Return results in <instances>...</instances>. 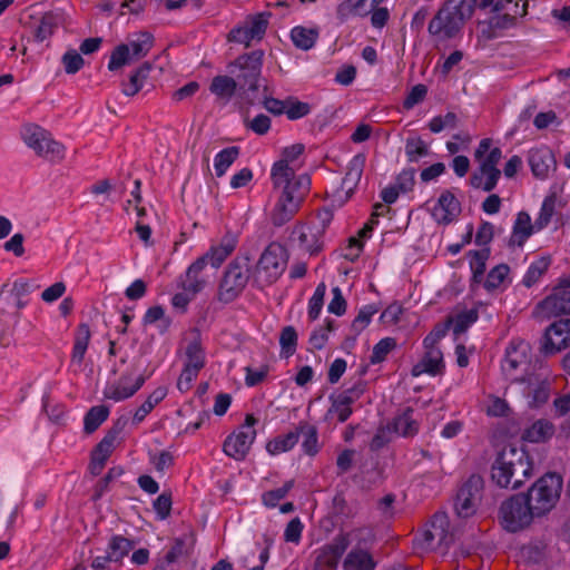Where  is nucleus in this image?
Masks as SVG:
<instances>
[{
  "label": "nucleus",
  "mask_w": 570,
  "mask_h": 570,
  "mask_svg": "<svg viewBox=\"0 0 570 570\" xmlns=\"http://www.w3.org/2000/svg\"><path fill=\"white\" fill-rule=\"evenodd\" d=\"M532 461L523 448L504 446L491 466V480L500 488L515 490L532 474Z\"/></svg>",
  "instance_id": "obj_1"
},
{
  "label": "nucleus",
  "mask_w": 570,
  "mask_h": 570,
  "mask_svg": "<svg viewBox=\"0 0 570 570\" xmlns=\"http://www.w3.org/2000/svg\"><path fill=\"white\" fill-rule=\"evenodd\" d=\"M478 0H445L428 26L429 35L443 42L455 38L474 13Z\"/></svg>",
  "instance_id": "obj_2"
},
{
  "label": "nucleus",
  "mask_w": 570,
  "mask_h": 570,
  "mask_svg": "<svg viewBox=\"0 0 570 570\" xmlns=\"http://www.w3.org/2000/svg\"><path fill=\"white\" fill-rule=\"evenodd\" d=\"M273 186L279 195L271 219L274 226L281 227L289 222L298 212L305 196L309 191L311 178L304 174L294 180H286V183Z\"/></svg>",
  "instance_id": "obj_3"
},
{
  "label": "nucleus",
  "mask_w": 570,
  "mask_h": 570,
  "mask_svg": "<svg viewBox=\"0 0 570 570\" xmlns=\"http://www.w3.org/2000/svg\"><path fill=\"white\" fill-rule=\"evenodd\" d=\"M537 512L524 493L511 495L500 507V523L509 532L515 533L528 528Z\"/></svg>",
  "instance_id": "obj_4"
},
{
  "label": "nucleus",
  "mask_w": 570,
  "mask_h": 570,
  "mask_svg": "<svg viewBox=\"0 0 570 570\" xmlns=\"http://www.w3.org/2000/svg\"><path fill=\"white\" fill-rule=\"evenodd\" d=\"M563 485L562 476L548 472L537 480L528 490L527 498L535 509L537 517H543L557 504Z\"/></svg>",
  "instance_id": "obj_5"
},
{
  "label": "nucleus",
  "mask_w": 570,
  "mask_h": 570,
  "mask_svg": "<svg viewBox=\"0 0 570 570\" xmlns=\"http://www.w3.org/2000/svg\"><path fill=\"white\" fill-rule=\"evenodd\" d=\"M252 265L248 256H237L227 266L218 286L217 299L225 304L235 301L246 287Z\"/></svg>",
  "instance_id": "obj_6"
},
{
  "label": "nucleus",
  "mask_w": 570,
  "mask_h": 570,
  "mask_svg": "<svg viewBox=\"0 0 570 570\" xmlns=\"http://www.w3.org/2000/svg\"><path fill=\"white\" fill-rule=\"evenodd\" d=\"M22 138L28 147L50 163L57 164L65 159L66 147L55 140L50 132L37 125H28L23 128Z\"/></svg>",
  "instance_id": "obj_7"
},
{
  "label": "nucleus",
  "mask_w": 570,
  "mask_h": 570,
  "mask_svg": "<svg viewBox=\"0 0 570 570\" xmlns=\"http://www.w3.org/2000/svg\"><path fill=\"white\" fill-rule=\"evenodd\" d=\"M288 261L287 250L278 243H271L262 253L255 269L256 281L275 283L284 273Z\"/></svg>",
  "instance_id": "obj_8"
},
{
  "label": "nucleus",
  "mask_w": 570,
  "mask_h": 570,
  "mask_svg": "<svg viewBox=\"0 0 570 570\" xmlns=\"http://www.w3.org/2000/svg\"><path fill=\"white\" fill-rule=\"evenodd\" d=\"M263 50H254L235 59L230 67L237 69L230 72L235 75V79L240 90L256 91L258 89V80L263 66Z\"/></svg>",
  "instance_id": "obj_9"
},
{
  "label": "nucleus",
  "mask_w": 570,
  "mask_h": 570,
  "mask_svg": "<svg viewBox=\"0 0 570 570\" xmlns=\"http://www.w3.org/2000/svg\"><path fill=\"white\" fill-rule=\"evenodd\" d=\"M256 422L257 420L253 414H247L238 431L225 439L223 451L227 456L236 461H243L246 458L256 439V430L254 429Z\"/></svg>",
  "instance_id": "obj_10"
},
{
  "label": "nucleus",
  "mask_w": 570,
  "mask_h": 570,
  "mask_svg": "<svg viewBox=\"0 0 570 570\" xmlns=\"http://www.w3.org/2000/svg\"><path fill=\"white\" fill-rule=\"evenodd\" d=\"M535 313L543 318L570 314V278L562 281L552 293L535 306Z\"/></svg>",
  "instance_id": "obj_11"
},
{
  "label": "nucleus",
  "mask_w": 570,
  "mask_h": 570,
  "mask_svg": "<svg viewBox=\"0 0 570 570\" xmlns=\"http://www.w3.org/2000/svg\"><path fill=\"white\" fill-rule=\"evenodd\" d=\"M483 489V479L479 474H472L459 489L455 500L454 510L461 518H469L475 513L476 501Z\"/></svg>",
  "instance_id": "obj_12"
},
{
  "label": "nucleus",
  "mask_w": 570,
  "mask_h": 570,
  "mask_svg": "<svg viewBox=\"0 0 570 570\" xmlns=\"http://www.w3.org/2000/svg\"><path fill=\"white\" fill-rule=\"evenodd\" d=\"M268 17H271L269 12L248 16L243 26L235 27L229 31L227 40L249 47L253 40H261L264 37L268 26Z\"/></svg>",
  "instance_id": "obj_13"
},
{
  "label": "nucleus",
  "mask_w": 570,
  "mask_h": 570,
  "mask_svg": "<svg viewBox=\"0 0 570 570\" xmlns=\"http://www.w3.org/2000/svg\"><path fill=\"white\" fill-rule=\"evenodd\" d=\"M366 382L358 380L353 386L342 391L338 394H331V407L328 414L336 413L340 422H345L352 415V404H354L365 392Z\"/></svg>",
  "instance_id": "obj_14"
},
{
  "label": "nucleus",
  "mask_w": 570,
  "mask_h": 570,
  "mask_svg": "<svg viewBox=\"0 0 570 570\" xmlns=\"http://www.w3.org/2000/svg\"><path fill=\"white\" fill-rule=\"evenodd\" d=\"M569 344L570 318H560L546 328L540 350L544 354H554Z\"/></svg>",
  "instance_id": "obj_15"
},
{
  "label": "nucleus",
  "mask_w": 570,
  "mask_h": 570,
  "mask_svg": "<svg viewBox=\"0 0 570 570\" xmlns=\"http://www.w3.org/2000/svg\"><path fill=\"white\" fill-rule=\"evenodd\" d=\"M348 546L347 534L341 533L336 535L331 543L318 550L314 562V570L335 569Z\"/></svg>",
  "instance_id": "obj_16"
},
{
  "label": "nucleus",
  "mask_w": 570,
  "mask_h": 570,
  "mask_svg": "<svg viewBox=\"0 0 570 570\" xmlns=\"http://www.w3.org/2000/svg\"><path fill=\"white\" fill-rule=\"evenodd\" d=\"M305 150L303 144H294L285 147L282 150V159L276 161L271 171V178L273 185H279L286 183V180H294L298 176L295 175V170L289 166V163L296 160Z\"/></svg>",
  "instance_id": "obj_17"
},
{
  "label": "nucleus",
  "mask_w": 570,
  "mask_h": 570,
  "mask_svg": "<svg viewBox=\"0 0 570 570\" xmlns=\"http://www.w3.org/2000/svg\"><path fill=\"white\" fill-rule=\"evenodd\" d=\"M529 345L524 341H512L505 351V357L502 363V371L504 375L511 381L525 382L523 377L520 380L514 377L515 371L528 364Z\"/></svg>",
  "instance_id": "obj_18"
},
{
  "label": "nucleus",
  "mask_w": 570,
  "mask_h": 570,
  "mask_svg": "<svg viewBox=\"0 0 570 570\" xmlns=\"http://www.w3.org/2000/svg\"><path fill=\"white\" fill-rule=\"evenodd\" d=\"M324 226L296 225L292 238L297 239L298 246L311 255L318 254L323 248Z\"/></svg>",
  "instance_id": "obj_19"
},
{
  "label": "nucleus",
  "mask_w": 570,
  "mask_h": 570,
  "mask_svg": "<svg viewBox=\"0 0 570 570\" xmlns=\"http://www.w3.org/2000/svg\"><path fill=\"white\" fill-rule=\"evenodd\" d=\"M424 348L425 353L422 360L411 370L412 376L417 377L423 373H428L432 376L442 374L445 365L441 350L438 346Z\"/></svg>",
  "instance_id": "obj_20"
},
{
  "label": "nucleus",
  "mask_w": 570,
  "mask_h": 570,
  "mask_svg": "<svg viewBox=\"0 0 570 570\" xmlns=\"http://www.w3.org/2000/svg\"><path fill=\"white\" fill-rule=\"evenodd\" d=\"M461 214V204L450 191L444 190L438 200V206L433 209V216L440 224L448 225Z\"/></svg>",
  "instance_id": "obj_21"
},
{
  "label": "nucleus",
  "mask_w": 570,
  "mask_h": 570,
  "mask_svg": "<svg viewBox=\"0 0 570 570\" xmlns=\"http://www.w3.org/2000/svg\"><path fill=\"white\" fill-rule=\"evenodd\" d=\"M145 381L146 377L144 375H139L132 384H129L130 376L124 374L120 376L117 384H112L105 390L104 395L106 399L114 400L116 402L124 401L135 395L141 389Z\"/></svg>",
  "instance_id": "obj_22"
},
{
  "label": "nucleus",
  "mask_w": 570,
  "mask_h": 570,
  "mask_svg": "<svg viewBox=\"0 0 570 570\" xmlns=\"http://www.w3.org/2000/svg\"><path fill=\"white\" fill-rule=\"evenodd\" d=\"M528 161L532 174L540 179L546 178L549 170L556 166L554 156L547 147L531 149Z\"/></svg>",
  "instance_id": "obj_23"
},
{
  "label": "nucleus",
  "mask_w": 570,
  "mask_h": 570,
  "mask_svg": "<svg viewBox=\"0 0 570 570\" xmlns=\"http://www.w3.org/2000/svg\"><path fill=\"white\" fill-rule=\"evenodd\" d=\"M534 232H538L535 222L531 223L530 215L527 212L518 213L512 227L509 245L522 247Z\"/></svg>",
  "instance_id": "obj_24"
},
{
  "label": "nucleus",
  "mask_w": 570,
  "mask_h": 570,
  "mask_svg": "<svg viewBox=\"0 0 570 570\" xmlns=\"http://www.w3.org/2000/svg\"><path fill=\"white\" fill-rule=\"evenodd\" d=\"M365 166L364 154L355 155L347 167V173L342 180V190L345 191V200L348 199L357 187Z\"/></svg>",
  "instance_id": "obj_25"
},
{
  "label": "nucleus",
  "mask_w": 570,
  "mask_h": 570,
  "mask_svg": "<svg viewBox=\"0 0 570 570\" xmlns=\"http://www.w3.org/2000/svg\"><path fill=\"white\" fill-rule=\"evenodd\" d=\"M207 256L198 257L186 271V279L183 282V288L186 292L196 295L206 285V281L200 277L202 271L207 266Z\"/></svg>",
  "instance_id": "obj_26"
},
{
  "label": "nucleus",
  "mask_w": 570,
  "mask_h": 570,
  "mask_svg": "<svg viewBox=\"0 0 570 570\" xmlns=\"http://www.w3.org/2000/svg\"><path fill=\"white\" fill-rule=\"evenodd\" d=\"M194 337L188 342L185 355V367L199 372L205 366V351L202 345L200 332L197 328L191 331Z\"/></svg>",
  "instance_id": "obj_27"
},
{
  "label": "nucleus",
  "mask_w": 570,
  "mask_h": 570,
  "mask_svg": "<svg viewBox=\"0 0 570 570\" xmlns=\"http://www.w3.org/2000/svg\"><path fill=\"white\" fill-rule=\"evenodd\" d=\"M236 245V236L227 233L222 238L219 245L212 246L210 249L204 254V256H207L208 263H210L214 268H218L223 262L234 252Z\"/></svg>",
  "instance_id": "obj_28"
},
{
  "label": "nucleus",
  "mask_w": 570,
  "mask_h": 570,
  "mask_svg": "<svg viewBox=\"0 0 570 570\" xmlns=\"http://www.w3.org/2000/svg\"><path fill=\"white\" fill-rule=\"evenodd\" d=\"M413 412L412 407H406L394 416L392 422L389 423V429L404 438L414 436L419 432V423L413 419Z\"/></svg>",
  "instance_id": "obj_29"
},
{
  "label": "nucleus",
  "mask_w": 570,
  "mask_h": 570,
  "mask_svg": "<svg viewBox=\"0 0 570 570\" xmlns=\"http://www.w3.org/2000/svg\"><path fill=\"white\" fill-rule=\"evenodd\" d=\"M372 554L363 549H352L343 561L344 570H375Z\"/></svg>",
  "instance_id": "obj_30"
},
{
  "label": "nucleus",
  "mask_w": 570,
  "mask_h": 570,
  "mask_svg": "<svg viewBox=\"0 0 570 570\" xmlns=\"http://www.w3.org/2000/svg\"><path fill=\"white\" fill-rule=\"evenodd\" d=\"M91 331L88 324L81 323L78 325L75 334V343L71 353V362L80 365L83 362L89 342Z\"/></svg>",
  "instance_id": "obj_31"
},
{
  "label": "nucleus",
  "mask_w": 570,
  "mask_h": 570,
  "mask_svg": "<svg viewBox=\"0 0 570 570\" xmlns=\"http://www.w3.org/2000/svg\"><path fill=\"white\" fill-rule=\"evenodd\" d=\"M553 424L546 419H539L524 431L522 438L529 442L540 443L548 441L553 436Z\"/></svg>",
  "instance_id": "obj_32"
},
{
  "label": "nucleus",
  "mask_w": 570,
  "mask_h": 570,
  "mask_svg": "<svg viewBox=\"0 0 570 570\" xmlns=\"http://www.w3.org/2000/svg\"><path fill=\"white\" fill-rule=\"evenodd\" d=\"M558 207H562V202L556 193L548 195L543 199L539 216L535 218L537 230H542L550 224L552 217L557 215Z\"/></svg>",
  "instance_id": "obj_33"
},
{
  "label": "nucleus",
  "mask_w": 570,
  "mask_h": 570,
  "mask_svg": "<svg viewBox=\"0 0 570 570\" xmlns=\"http://www.w3.org/2000/svg\"><path fill=\"white\" fill-rule=\"evenodd\" d=\"M490 247H484L480 250H470L469 256L470 268L472 272V282L480 284L483 281V275L487 268V261L490 257Z\"/></svg>",
  "instance_id": "obj_34"
},
{
  "label": "nucleus",
  "mask_w": 570,
  "mask_h": 570,
  "mask_svg": "<svg viewBox=\"0 0 570 570\" xmlns=\"http://www.w3.org/2000/svg\"><path fill=\"white\" fill-rule=\"evenodd\" d=\"M109 407L106 405H96L89 409L83 417V431L86 434H92L108 419Z\"/></svg>",
  "instance_id": "obj_35"
},
{
  "label": "nucleus",
  "mask_w": 570,
  "mask_h": 570,
  "mask_svg": "<svg viewBox=\"0 0 570 570\" xmlns=\"http://www.w3.org/2000/svg\"><path fill=\"white\" fill-rule=\"evenodd\" d=\"M166 395L167 389L164 386H159L154 390L146 401L136 410L132 422L136 424L140 423L153 411V409L165 399Z\"/></svg>",
  "instance_id": "obj_36"
},
{
  "label": "nucleus",
  "mask_w": 570,
  "mask_h": 570,
  "mask_svg": "<svg viewBox=\"0 0 570 570\" xmlns=\"http://www.w3.org/2000/svg\"><path fill=\"white\" fill-rule=\"evenodd\" d=\"M298 440H299V431L296 428L295 431H291L285 435H279V436L271 440L266 444V450L268 453H271L273 455L282 453V452H286V451H289L291 449H293L294 445L298 442Z\"/></svg>",
  "instance_id": "obj_37"
},
{
  "label": "nucleus",
  "mask_w": 570,
  "mask_h": 570,
  "mask_svg": "<svg viewBox=\"0 0 570 570\" xmlns=\"http://www.w3.org/2000/svg\"><path fill=\"white\" fill-rule=\"evenodd\" d=\"M317 38L318 32L315 29L298 26L291 31V39L294 46L305 51L314 47Z\"/></svg>",
  "instance_id": "obj_38"
},
{
  "label": "nucleus",
  "mask_w": 570,
  "mask_h": 570,
  "mask_svg": "<svg viewBox=\"0 0 570 570\" xmlns=\"http://www.w3.org/2000/svg\"><path fill=\"white\" fill-rule=\"evenodd\" d=\"M297 429L299 431V435L302 434L304 438L302 442L304 452L311 456L315 455L318 452V438L316 426L307 422H299Z\"/></svg>",
  "instance_id": "obj_39"
},
{
  "label": "nucleus",
  "mask_w": 570,
  "mask_h": 570,
  "mask_svg": "<svg viewBox=\"0 0 570 570\" xmlns=\"http://www.w3.org/2000/svg\"><path fill=\"white\" fill-rule=\"evenodd\" d=\"M134 546V541L117 534L111 537L108 543V553L112 558L114 562H121V560L129 553Z\"/></svg>",
  "instance_id": "obj_40"
},
{
  "label": "nucleus",
  "mask_w": 570,
  "mask_h": 570,
  "mask_svg": "<svg viewBox=\"0 0 570 570\" xmlns=\"http://www.w3.org/2000/svg\"><path fill=\"white\" fill-rule=\"evenodd\" d=\"M238 87L235 78L216 76L210 83V91L222 98H232Z\"/></svg>",
  "instance_id": "obj_41"
},
{
  "label": "nucleus",
  "mask_w": 570,
  "mask_h": 570,
  "mask_svg": "<svg viewBox=\"0 0 570 570\" xmlns=\"http://www.w3.org/2000/svg\"><path fill=\"white\" fill-rule=\"evenodd\" d=\"M433 533L436 541V547H449L452 543V534L446 530L448 519L444 513L434 514L431 521Z\"/></svg>",
  "instance_id": "obj_42"
},
{
  "label": "nucleus",
  "mask_w": 570,
  "mask_h": 570,
  "mask_svg": "<svg viewBox=\"0 0 570 570\" xmlns=\"http://www.w3.org/2000/svg\"><path fill=\"white\" fill-rule=\"evenodd\" d=\"M430 154L428 144L421 137H409L405 141V155L409 163H417Z\"/></svg>",
  "instance_id": "obj_43"
},
{
  "label": "nucleus",
  "mask_w": 570,
  "mask_h": 570,
  "mask_svg": "<svg viewBox=\"0 0 570 570\" xmlns=\"http://www.w3.org/2000/svg\"><path fill=\"white\" fill-rule=\"evenodd\" d=\"M550 264V257L544 256L531 263L525 275L523 276L522 284L528 288L534 285L540 279V277L548 271Z\"/></svg>",
  "instance_id": "obj_44"
},
{
  "label": "nucleus",
  "mask_w": 570,
  "mask_h": 570,
  "mask_svg": "<svg viewBox=\"0 0 570 570\" xmlns=\"http://www.w3.org/2000/svg\"><path fill=\"white\" fill-rule=\"evenodd\" d=\"M127 45H129L132 60H137L149 52L154 45V37L148 32H141L136 39L130 40Z\"/></svg>",
  "instance_id": "obj_45"
},
{
  "label": "nucleus",
  "mask_w": 570,
  "mask_h": 570,
  "mask_svg": "<svg viewBox=\"0 0 570 570\" xmlns=\"http://www.w3.org/2000/svg\"><path fill=\"white\" fill-rule=\"evenodd\" d=\"M58 17L52 12H46L35 30V38L37 41L42 42L51 37L58 27Z\"/></svg>",
  "instance_id": "obj_46"
},
{
  "label": "nucleus",
  "mask_w": 570,
  "mask_h": 570,
  "mask_svg": "<svg viewBox=\"0 0 570 570\" xmlns=\"http://www.w3.org/2000/svg\"><path fill=\"white\" fill-rule=\"evenodd\" d=\"M239 148L236 146L227 147L219 151L215 157V170L218 177H222L227 168L237 159Z\"/></svg>",
  "instance_id": "obj_47"
},
{
  "label": "nucleus",
  "mask_w": 570,
  "mask_h": 570,
  "mask_svg": "<svg viewBox=\"0 0 570 570\" xmlns=\"http://www.w3.org/2000/svg\"><path fill=\"white\" fill-rule=\"evenodd\" d=\"M510 267L507 264H499L494 266L487 275L483 283L484 288L488 292L497 289L509 275Z\"/></svg>",
  "instance_id": "obj_48"
},
{
  "label": "nucleus",
  "mask_w": 570,
  "mask_h": 570,
  "mask_svg": "<svg viewBox=\"0 0 570 570\" xmlns=\"http://www.w3.org/2000/svg\"><path fill=\"white\" fill-rule=\"evenodd\" d=\"M286 108L287 109L285 115L289 120H298L304 118L312 110V107L308 102L299 101L296 97L293 96L287 97Z\"/></svg>",
  "instance_id": "obj_49"
},
{
  "label": "nucleus",
  "mask_w": 570,
  "mask_h": 570,
  "mask_svg": "<svg viewBox=\"0 0 570 570\" xmlns=\"http://www.w3.org/2000/svg\"><path fill=\"white\" fill-rule=\"evenodd\" d=\"M396 345V340L393 337L382 338L374 345L370 362L372 364H377L385 361L389 353H391Z\"/></svg>",
  "instance_id": "obj_50"
},
{
  "label": "nucleus",
  "mask_w": 570,
  "mask_h": 570,
  "mask_svg": "<svg viewBox=\"0 0 570 570\" xmlns=\"http://www.w3.org/2000/svg\"><path fill=\"white\" fill-rule=\"evenodd\" d=\"M453 324V317L449 316L444 323H438L433 330L424 337L423 346L433 347L446 335L448 331Z\"/></svg>",
  "instance_id": "obj_51"
},
{
  "label": "nucleus",
  "mask_w": 570,
  "mask_h": 570,
  "mask_svg": "<svg viewBox=\"0 0 570 570\" xmlns=\"http://www.w3.org/2000/svg\"><path fill=\"white\" fill-rule=\"evenodd\" d=\"M478 317L479 313L474 308L459 313L455 317H453L452 325L454 335L458 336L464 333L473 323L478 321Z\"/></svg>",
  "instance_id": "obj_52"
},
{
  "label": "nucleus",
  "mask_w": 570,
  "mask_h": 570,
  "mask_svg": "<svg viewBox=\"0 0 570 570\" xmlns=\"http://www.w3.org/2000/svg\"><path fill=\"white\" fill-rule=\"evenodd\" d=\"M130 61H132V58L130 56L129 45L121 43L112 50L108 69L110 71L118 70Z\"/></svg>",
  "instance_id": "obj_53"
},
{
  "label": "nucleus",
  "mask_w": 570,
  "mask_h": 570,
  "mask_svg": "<svg viewBox=\"0 0 570 570\" xmlns=\"http://www.w3.org/2000/svg\"><path fill=\"white\" fill-rule=\"evenodd\" d=\"M377 307L373 304L363 306L357 316L351 324V330L354 335H358L371 322V318L374 314L377 313Z\"/></svg>",
  "instance_id": "obj_54"
},
{
  "label": "nucleus",
  "mask_w": 570,
  "mask_h": 570,
  "mask_svg": "<svg viewBox=\"0 0 570 570\" xmlns=\"http://www.w3.org/2000/svg\"><path fill=\"white\" fill-rule=\"evenodd\" d=\"M124 474V469L121 466H114L108 470L106 475L101 478L94 489L92 500H99L104 493L108 490L110 482L118 479Z\"/></svg>",
  "instance_id": "obj_55"
},
{
  "label": "nucleus",
  "mask_w": 570,
  "mask_h": 570,
  "mask_svg": "<svg viewBox=\"0 0 570 570\" xmlns=\"http://www.w3.org/2000/svg\"><path fill=\"white\" fill-rule=\"evenodd\" d=\"M282 354L286 357L292 356L296 352L297 333L293 326H285L279 336Z\"/></svg>",
  "instance_id": "obj_56"
},
{
  "label": "nucleus",
  "mask_w": 570,
  "mask_h": 570,
  "mask_svg": "<svg viewBox=\"0 0 570 570\" xmlns=\"http://www.w3.org/2000/svg\"><path fill=\"white\" fill-rule=\"evenodd\" d=\"M551 384L547 380L535 383L534 387L529 390L528 396L531 397L530 404L540 406L544 404L550 396Z\"/></svg>",
  "instance_id": "obj_57"
},
{
  "label": "nucleus",
  "mask_w": 570,
  "mask_h": 570,
  "mask_svg": "<svg viewBox=\"0 0 570 570\" xmlns=\"http://www.w3.org/2000/svg\"><path fill=\"white\" fill-rule=\"evenodd\" d=\"M519 3L518 1L513 4V8L510 9L513 14L511 13H503V14H497L490 19V27L493 29H509L515 26L517 23V14H520L519 12Z\"/></svg>",
  "instance_id": "obj_58"
},
{
  "label": "nucleus",
  "mask_w": 570,
  "mask_h": 570,
  "mask_svg": "<svg viewBox=\"0 0 570 570\" xmlns=\"http://www.w3.org/2000/svg\"><path fill=\"white\" fill-rule=\"evenodd\" d=\"M294 487V480L286 481L281 488L267 491L263 494V503L266 507L274 508L284 499Z\"/></svg>",
  "instance_id": "obj_59"
},
{
  "label": "nucleus",
  "mask_w": 570,
  "mask_h": 570,
  "mask_svg": "<svg viewBox=\"0 0 570 570\" xmlns=\"http://www.w3.org/2000/svg\"><path fill=\"white\" fill-rule=\"evenodd\" d=\"M458 116L454 112H448L445 116H436L429 122V129L434 132H441L442 130L458 127Z\"/></svg>",
  "instance_id": "obj_60"
},
{
  "label": "nucleus",
  "mask_w": 570,
  "mask_h": 570,
  "mask_svg": "<svg viewBox=\"0 0 570 570\" xmlns=\"http://www.w3.org/2000/svg\"><path fill=\"white\" fill-rule=\"evenodd\" d=\"M65 71L68 75L78 72L85 65L82 56L75 49L68 50L61 58Z\"/></svg>",
  "instance_id": "obj_61"
},
{
  "label": "nucleus",
  "mask_w": 570,
  "mask_h": 570,
  "mask_svg": "<svg viewBox=\"0 0 570 570\" xmlns=\"http://www.w3.org/2000/svg\"><path fill=\"white\" fill-rule=\"evenodd\" d=\"M158 321L164 323L161 332H165L170 325V320L165 317V309L160 305L149 307L142 318L144 325H151Z\"/></svg>",
  "instance_id": "obj_62"
},
{
  "label": "nucleus",
  "mask_w": 570,
  "mask_h": 570,
  "mask_svg": "<svg viewBox=\"0 0 570 570\" xmlns=\"http://www.w3.org/2000/svg\"><path fill=\"white\" fill-rule=\"evenodd\" d=\"M415 184V169L405 168L395 178V186L401 193L411 191Z\"/></svg>",
  "instance_id": "obj_63"
},
{
  "label": "nucleus",
  "mask_w": 570,
  "mask_h": 570,
  "mask_svg": "<svg viewBox=\"0 0 570 570\" xmlns=\"http://www.w3.org/2000/svg\"><path fill=\"white\" fill-rule=\"evenodd\" d=\"M115 445L116 441L105 435L102 440L92 450L91 456L107 462L112 451L115 450Z\"/></svg>",
  "instance_id": "obj_64"
}]
</instances>
